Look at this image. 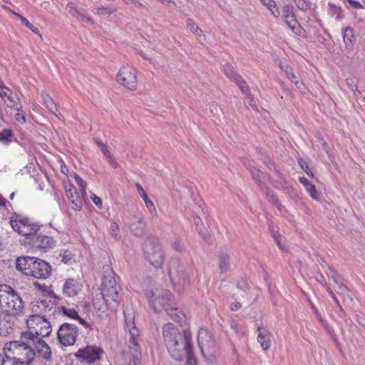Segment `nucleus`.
<instances>
[{"instance_id":"nucleus-4","label":"nucleus","mask_w":365,"mask_h":365,"mask_svg":"<svg viewBox=\"0 0 365 365\" xmlns=\"http://www.w3.org/2000/svg\"><path fill=\"white\" fill-rule=\"evenodd\" d=\"M10 223L15 232L26 237V243L31 241L40 228L38 225L33 222L29 218L18 215L11 217Z\"/></svg>"},{"instance_id":"nucleus-32","label":"nucleus","mask_w":365,"mask_h":365,"mask_svg":"<svg viewBox=\"0 0 365 365\" xmlns=\"http://www.w3.org/2000/svg\"><path fill=\"white\" fill-rule=\"evenodd\" d=\"M187 28L190 32L197 36H201L202 35V29L191 19H188L187 20Z\"/></svg>"},{"instance_id":"nucleus-34","label":"nucleus","mask_w":365,"mask_h":365,"mask_svg":"<svg viewBox=\"0 0 365 365\" xmlns=\"http://www.w3.org/2000/svg\"><path fill=\"white\" fill-rule=\"evenodd\" d=\"M345 81L349 89L353 92L354 96L357 97L361 94V92L358 90L355 78H347Z\"/></svg>"},{"instance_id":"nucleus-48","label":"nucleus","mask_w":365,"mask_h":365,"mask_svg":"<svg viewBox=\"0 0 365 365\" xmlns=\"http://www.w3.org/2000/svg\"><path fill=\"white\" fill-rule=\"evenodd\" d=\"M230 326H231V328L235 331V332L236 334H242V335L245 334V329L243 327H240L237 323L232 322L231 323Z\"/></svg>"},{"instance_id":"nucleus-52","label":"nucleus","mask_w":365,"mask_h":365,"mask_svg":"<svg viewBox=\"0 0 365 365\" xmlns=\"http://www.w3.org/2000/svg\"><path fill=\"white\" fill-rule=\"evenodd\" d=\"M135 187L138 194L143 199L146 198V197H148L146 192L144 190L141 185L137 183Z\"/></svg>"},{"instance_id":"nucleus-24","label":"nucleus","mask_w":365,"mask_h":365,"mask_svg":"<svg viewBox=\"0 0 365 365\" xmlns=\"http://www.w3.org/2000/svg\"><path fill=\"white\" fill-rule=\"evenodd\" d=\"M197 343L203 353L205 347H209L213 344L212 336L205 329H200L198 331Z\"/></svg>"},{"instance_id":"nucleus-55","label":"nucleus","mask_w":365,"mask_h":365,"mask_svg":"<svg viewBox=\"0 0 365 365\" xmlns=\"http://www.w3.org/2000/svg\"><path fill=\"white\" fill-rule=\"evenodd\" d=\"M127 4H133L137 8H140L143 4L138 0H123Z\"/></svg>"},{"instance_id":"nucleus-38","label":"nucleus","mask_w":365,"mask_h":365,"mask_svg":"<svg viewBox=\"0 0 365 365\" xmlns=\"http://www.w3.org/2000/svg\"><path fill=\"white\" fill-rule=\"evenodd\" d=\"M110 235L115 240L120 238V228L116 222H113L109 229Z\"/></svg>"},{"instance_id":"nucleus-22","label":"nucleus","mask_w":365,"mask_h":365,"mask_svg":"<svg viewBox=\"0 0 365 365\" xmlns=\"http://www.w3.org/2000/svg\"><path fill=\"white\" fill-rule=\"evenodd\" d=\"M144 253L146 258L151 264L158 267V258L160 257L159 252L154 248L150 240L145 242L144 248Z\"/></svg>"},{"instance_id":"nucleus-1","label":"nucleus","mask_w":365,"mask_h":365,"mask_svg":"<svg viewBox=\"0 0 365 365\" xmlns=\"http://www.w3.org/2000/svg\"><path fill=\"white\" fill-rule=\"evenodd\" d=\"M164 343L170 355L175 360L180 361L185 354L187 361L192 359L191 333L185 330L182 336L178 329L172 324L163 327Z\"/></svg>"},{"instance_id":"nucleus-23","label":"nucleus","mask_w":365,"mask_h":365,"mask_svg":"<svg viewBox=\"0 0 365 365\" xmlns=\"http://www.w3.org/2000/svg\"><path fill=\"white\" fill-rule=\"evenodd\" d=\"M224 71L227 76L234 81L239 86L243 93H246L247 91V87L245 81L237 73H236L232 66L229 65L226 66Z\"/></svg>"},{"instance_id":"nucleus-63","label":"nucleus","mask_w":365,"mask_h":365,"mask_svg":"<svg viewBox=\"0 0 365 365\" xmlns=\"http://www.w3.org/2000/svg\"><path fill=\"white\" fill-rule=\"evenodd\" d=\"M140 55L144 59L148 60L151 63H153V58L150 55L144 53L143 52H141Z\"/></svg>"},{"instance_id":"nucleus-25","label":"nucleus","mask_w":365,"mask_h":365,"mask_svg":"<svg viewBox=\"0 0 365 365\" xmlns=\"http://www.w3.org/2000/svg\"><path fill=\"white\" fill-rule=\"evenodd\" d=\"M257 331V341L260 344L262 349L264 351L269 349L271 346L269 333L262 331L260 327H258Z\"/></svg>"},{"instance_id":"nucleus-20","label":"nucleus","mask_w":365,"mask_h":365,"mask_svg":"<svg viewBox=\"0 0 365 365\" xmlns=\"http://www.w3.org/2000/svg\"><path fill=\"white\" fill-rule=\"evenodd\" d=\"M81 290V285L76 279H67L63 286V293L68 297H74Z\"/></svg>"},{"instance_id":"nucleus-27","label":"nucleus","mask_w":365,"mask_h":365,"mask_svg":"<svg viewBox=\"0 0 365 365\" xmlns=\"http://www.w3.org/2000/svg\"><path fill=\"white\" fill-rule=\"evenodd\" d=\"M299 180V182L304 186L312 198L314 200H319V193L316 190L315 186L304 177H300Z\"/></svg>"},{"instance_id":"nucleus-28","label":"nucleus","mask_w":365,"mask_h":365,"mask_svg":"<svg viewBox=\"0 0 365 365\" xmlns=\"http://www.w3.org/2000/svg\"><path fill=\"white\" fill-rule=\"evenodd\" d=\"M42 98L44 106L48 109V110L55 115H57L58 109L55 102L51 98V96L48 94H43Z\"/></svg>"},{"instance_id":"nucleus-57","label":"nucleus","mask_w":365,"mask_h":365,"mask_svg":"<svg viewBox=\"0 0 365 365\" xmlns=\"http://www.w3.org/2000/svg\"><path fill=\"white\" fill-rule=\"evenodd\" d=\"M20 20L21 21L22 24H24V26L28 29H33V25L28 21L27 19L22 16H20Z\"/></svg>"},{"instance_id":"nucleus-16","label":"nucleus","mask_w":365,"mask_h":365,"mask_svg":"<svg viewBox=\"0 0 365 365\" xmlns=\"http://www.w3.org/2000/svg\"><path fill=\"white\" fill-rule=\"evenodd\" d=\"M29 341L31 342L33 350H34L35 355L38 354L46 360L51 359V348L43 340H29Z\"/></svg>"},{"instance_id":"nucleus-31","label":"nucleus","mask_w":365,"mask_h":365,"mask_svg":"<svg viewBox=\"0 0 365 365\" xmlns=\"http://www.w3.org/2000/svg\"><path fill=\"white\" fill-rule=\"evenodd\" d=\"M59 257H61V262L66 264H72L75 262L74 255L71 251L67 250L62 251Z\"/></svg>"},{"instance_id":"nucleus-37","label":"nucleus","mask_w":365,"mask_h":365,"mask_svg":"<svg viewBox=\"0 0 365 365\" xmlns=\"http://www.w3.org/2000/svg\"><path fill=\"white\" fill-rule=\"evenodd\" d=\"M13 133L11 130L5 129L0 132V141L4 143H9L11 142Z\"/></svg>"},{"instance_id":"nucleus-14","label":"nucleus","mask_w":365,"mask_h":365,"mask_svg":"<svg viewBox=\"0 0 365 365\" xmlns=\"http://www.w3.org/2000/svg\"><path fill=\"white\" fill-rule=\"evenodd\" d=\"M51 326L50 322L45 319L41 326L38 328L34 332H23L21 339L24 340H40L41 337L48 336L51 332Z\"/></svg>"},{"instance_id":"nucleus-49","label":"nucleus","mask_w":365,"mask_h":365,"mask_svg":"<svg viewBox=\"0 0 365 365\" xmlns=\"http://www.w3.org/2000/svg\"><path fill=\"white\" fill-rule=\"evenodd\" d=\"M94 142L96 144V145L101 149L103 153L108 150L106 145L104 144L101 140L96 138L94 139Z\"/></svg>"},{"instance_id":"nucleus-7","label":"nucleus","mask_w":365,"mask_h":365,"mask_svg":"<svg viewBox=\"0 0 365 365\" xmlns=\"http://www.w3.org/2000/svg\"><path fill=\"white\" fill-rule=\"evenodd\" d=\"M168 274L175 288H176L178 284L185 286L190 281L189 273L185 267L176 259H173L169 262Z\"/></svg>"},{"instance_id":"nucleus-36","label":"nucleus","mask_w":365,"mask_h":365,"mask_svg":"<svg viewBox=\"0 0 365 365\" xmlns=\"http://www.w3.org/2000/svg\"><path fill=\"white\" fill-rule=\"evenodd\" d=\"M61 312L68 317L76 319V318H79V315L78 314V312L72 308H68L66 307L62 306L61 307Z\"/></svg>"},{"instance_id":"nucleus-60","label":"nucleus","mask_w":365,"mask_h":365,"mask_svg":"<svg viewBox=\"0 0 365 365\" xmlns=\"http://www.w3.org/2000/svg\"><path fill=\"white\" fill-rule=\"evenodd\" d=\"M173 248L177 251H182V247L181 242L179 240H175L173 245Z\"/></svg>"},{"instance_id":"nucleus-51","label":"nucleus","mask_w":365,"mask_h":365,"mask_svg":"<svg viewBox=\"0 0 365 365\" xmlns=\"http://www.w3.org/2000/svg\"><path fill=\"white\" fill-rule=\"evenodd\" d=\"M327 291L328 292V293L329 294L331 297L333 299V300L335 302V304H336V306L339 307L340 309H341L339 302L338 299L336 298L334 292L329 287H327Z\"/></svg>"},{"instance_id":"nucleus-47","label":"nucleus","mask_w":365,"mask_h":365,"mask_svg":"<svg viewBox=\"0 0 365 365\" xmlns=\"http://www.w3.org/2000/svg\"><path fill=\"white\" fill-rule=\"evenodd\" d=\"M143 200L145 202V204L147 208L148 209V210L150 211V212L152 215L157 216V210L155 207V205H154L153 201L149 199L148 196L146 197V198H144Z\"/></svg>"},{"instance_id":"nucleus-13","label":"nucleus","mask_w":365,"mask_h":365,"mask_svg":"<svg viewBox=\"0 0 365 365\" xmlns=\"http://www.w3.org/2000/svg\"><path fill=\"white\" fill-rule=\"evenodd\" d=\"M28 244L34 247L47 251L55 246L56 241L52 237L40 235L37 232Z\"/></svg>"},{"instance_id":"nucleus-8","label":"nucleus","mask_w":365,"mask_h":365,"mask_svg":"<svg viewBox=\"0 0 365 365\" xmlns=\"http://www.w3.org/2000/svg\"><path fill=\"white\" fill-rule=\"evenodd\" d=\"M46 306L43 301H36L31 304V310L36 314L31 315L26 320L28 331L26 332H34L41 326L46 318L42 315L46 310Z\"/></svg>"},{"instance_id":"nucleus-40","label":"nucleus","mask_w":365,"mask_h":365,"mask_svg":"<svg viewBox=\"0 0 365 365\" xmlns=\"http://www.w3.org/2000/svg\"><path fill=\"white\" fill-rule=\"evenodd\" d=\"M220 269L221 272H225L229 267V256L227 255H222L220 257Z\"/></svg>"},{"instance_id":"nucleus-21","label":"nucleus","mask_w":365,"mask_h":365,"mask_svg":"<svg viewBox=\"0 0 365 365\" xmlns=\"http://www.w3.org/2000/svg\"><path fill=\"white\" fill-rule=\"evenodd\" d=\"M284 17L285 19V23L290 28V29L296 34L301 36L302 29L297 22L295 16L289 13V9L288 6L284 8Z\"/></svg>"},{"instance_id":"nucleus-11","label":"nucleus","mask_w":365,"mask_h":365,"mask_svg":"<svg viewBox=\"0 0 365 365\" xmlns=\"http://www.w3.org/2000/svg\"><path fill=\"white\" fill-rule=\"evenodd\" d=\"M103 354V350L100 346H87L84 349H79L76 356L81 358L87 363H94L99 360Z\"/></svg>"},{"instance_id":"nucleus-2","label":"nucleus","mask_w":365,"mask_h":365,"mask_svg":"<svg viewBox=\"0 0 365 365\" xmlns=\"http://www.w3.org/2000/svg\"><path fill=\"white\" fill-rule=\"evenodd\" d=\"M4 353L6 361L33 360L35 352L29 339L21 341H11L4 346Z\"/></svg>"},{"instance_id":"nucleus-44","label":"nucleus","mask_w":365,"mask_h":365,"mask_svg":"<svg viewBox=\"0 0 365 365\" xmlns=\"http://www.w3.org/2000/svg\"><path fill=\"white\" fill-rule=\"evenodd\" d=\"M296 6L302 11L307 10L310 6L311 3L309 0H294Z\"/></svg>"},{"instance_id":"nucleus-39","label":"nucleus","mask_w":365,"mask_h":365,"mask_svg":"<svg viewBox=\"0 0 365 365\" xmlns=\"http://www.w3.org/2000/svg\"><path fill=\"white\" fill-rule=\"evenodd\" d=\"M15 108L17 110V113L15 115V119L20 123H25L26 119L20 103Z\"/></svg>"},{"instance_id":"nucleus-54","label":"nucleus","mask_w":365,"mask_h":365,"mask_svg":"<svg viewBox=\"0 0 365 365\" xmlns=\"http://www.w3.org/2000/svg\"><path fill=\"white\" fill-rule=\"evenodd\" d=\"M345 1L355 9H361L363 7L361 3L355 0H345Z\"/></svg>"},{"instance_id":"nucleus-30","label":"nucleus","mask_w":365,"mask_h":365,"mask_svg":"<svg viewBox=\"0 0 365 365\" xmlns=\"http://www.w3.org/2000/svg\"><path fill=\"white\" fill-rule=\"evenodd\" d=\"M115 9L110 6H101L96 9H93L92 11L100 16H109L113 12H115Z\"/></svg>"},{"instance_id":"nucleus-35","label":"nucleus","mask_w":365,"mask_h":365,"mask_svg":"<svg viewBox=\"0 0 365 365\" xmlns=\"http://www.w3.org/2000/svg\"><path fill=\"white\" fill-rule=\"evenodd\" d=\"M66 11L72 16L80 18V16H81V11L76 7V4L73 2H70L67 4Z\"/></svg>"},{"instance_id":"nucleus-61","label":"nucleus","mask_w":365,"mask_h":365,"mask_svg":"<svg viewBox=\"0 0 365 365\" xmlns=\"http://www.w3.org/2000/svg\"><path fill=\"white\" fill-rule=\"evenodd\" d=\"M76 319L78 320L79 322V323L81 324H82L85 328L91 329L90 324L88 323H87L85 319H83V318H81L80 317H79V318H76Z\"/></svg>"},{"instance_id":"nucleus-12","label":"nucleus","mask_w":365,"mask_h":365,"mask_svg":"<svg viewBox=\"0 0 365 365\" xmlns=\"http://www.w3.org/2000/svg\"><path fill=\"white\" fill-rule=\"evenodd\" d=\"M51 266L48 262L36 257L34 264L33 265L31 277L36 279H46L51 276Z\"/></svg>"},{"instance_id":"nucleus-58","label":"nucleus","mask_w":365,"mask_h":365,"mask_svg":"<svg viewBox=\"0 0 365 365\" xmlns=\"http://www.w3.org/2000/svg\"><path fill=\"white\" fill-rule=\"evenodd\" d=\"M331 279L333 282L335 283L336 286H338L339 283L343 282V279L341 278V277L336 274H334L333 276H331Z\"/></svg>"},{"instance_id":"nucleus-43","label":"nucleus","mask_w":365,"mask_h":365,"mask_svg":"<svg viewBox=\"0 0 365 365\" xmlns=\"http://www.w3.org/2000/svg\"><path fill=\"white\" fill-rule=\"evenodd\" d=\"M104 157L106 158L108 163L114 168H117L118 164L114 156L110 153L108 150L105 153H103Z\"/></svg>"},{"instance_id":"nucleus-50","label":"nucleus","mask_w":365,"mask_h":365,"mask_svg":"<svg viewBox=\"0 0 365 365\" xmlns=\"http://www.w3.org/2000/svg\"><path fill=\"white\" fill-rule=\"evenodd\" d=\"M298 163L301 168L305 171L308 175L312 174V173L309 172V166L308 164L304 161L302 158H299L298 160Z\"/></svg>"},{"instance_id":"nucleus-10","label":"nucleus","mask_w":365,"mask_h":365,"mask_svg":"<svg viewBox=\"0 0 365 365\" xmlns=\"http://www.w3.org/2000/svg\"><path fill=\"white\" fill-rule=\"evenodd\" d=\"M117 81L130 90L137 87L136 72L134 68L123 66L120 68L116 76Z\"/></svg>"},{"instance_id":"nucleus-64","label":"nucleus","mask_w":365,"mask_h":365,"mask_svg":"<svg viewBox=\"0 0 365 365\" xmlns=\"http://www.w3.org/2000/svg\"><path fill=\"white\" fill-rule=\"evenodd\" d=\"M5 365H22V361H5Z\"/></svg>"},{"instance_id":"nucleus-6","label":"nucleus","mask_w":365,"mask_h":365,"mask_svg":"<svg viewBox=\"0 0 365 365\" xmlns=\"http://www.w3.org/2000/svg\"><path fill=\"white\" fill-rule=\"evenodd\" d=\"M101 293L108 309L115 310L119 305L118 290L115 278L112 275L103 277Z\"/></svg>"},{"instance_id":"nucleus-5","label":"nucleus","mask_w":365,"mask_h":365,"mask_svg":"<svg viewBox=\"0 0 365 365\" xmlns=\"http://www.w3.org/2000/svg\"><path fill=\"white\" fill-rule=\"evenodd\" d=\"M125 327L130 334V346L129 349L133 355L134 363L138 359L140 355V332L135 325L133 312L131 309L124 311Z\"/></svg>"},{"instance_id":"nucleus-33","label":"nucleus","mask_w":365,"mask_h":365,"mask_svg":"<svg viewBox=\"0 0 365 365\" xmlns=\"http://www.w3.org/2000/svg\"><path fill=\"white\" fill-rule=\"evenodd\" d=\"M336 289L337 293L342 296L344 298V299L352 300L351 296L350 294V291L348 289V287L344 284V282L339 283V284L336 286Z\"/></svg>"},{"instance_id":"nucleus-18","label":"nucleus","mask_w":365,"mask_h":365,"mask_svg":"<svg viewBox=\"0 0 365 365\" xmlns=\"http://www.w3.org/2000/svg\"><path fill=\"white\" fill-rule=\"evenodd\" d=\"M35 259L34 257H19L16 260V267L24 274L31 276Z\"/></svg>"},{"instance_id":"nucleus-15","label":"nucleus","mask_w":365,"mask_h":365,"mask_svg":"<svg viewBox=\"0 0 365 365\" xmlns=\"http://www.w3.org/2000/svg\"><path fill=\"white\" fill-rule=\"evenodd\" d=\"M145 294L148 299L150 307L155 312H158L160 294L157 283H149L145 289Z\"/></svg>"},{"instance_id":"nucleus-9","label":"nucleus","mask_w":365,"mask_h":365,"mask_svg":"<svg viewBox=\"0 0 365 365\" xmlns=\"http://www.w3.org/2000/svg\"><path fill=\"white\" fill-rule=\"evenodd\" d=\"M78 335L77 327L70 323H63L57 331L59 343L64 346H72L75 344Z\"/></svg>"},{"instance_id":"nucleus-45","label":"nucleus","mask_w":365,"mask_h":365,"mask_svg":"<svg viewBox=\"0 0 365 365\" xmlns=\"http://www.w3.org/2000/svg\"><path fill=\"white\" fill-rule=\"evenodd\" d=\"M165 309L166 312L176 320L181 321V319H182V318L184 317L180 311H178L176 308L172 307L170 311H169L168 308Z\"/></svg>"},{"instance_id":"nucleus-46","label":"nucleus","mask_w":365,"mask_h":365,"mask_svg":"<svg viewBox=\"0 0 365 365\" xmlns=\"http://www.w3.org/2000/svg\"><path fill=\"white\" fill-rule=\"evenodd\" d=\"M144 223L139 221L138 225L133 224L131 226V230L135 235H141L143 232Z\"/></svg>"},{"instance_id":"nucleus-17","label":"nucleus","mask_w":365,"mask_h":365,"mask_svg":"<svg viewBox=\"0 0 365 365\" xmlns=\"http://www.w3.org/2000/svg\"><path fill=\"white\" fill-rule=\"evenodd\" d=\"M0 97L9 108H16L20 103L19 98L14 95L12 91L4 82L3 86H0Z\"/></svg>"},{"instance_id":"nucleus-62","label":"nucleus","mask_w":365,"mask_h":365,"mask_svg":"<svg viewBox=\"0 0 365 365\" xmlns=\"http://www.w3.org/2000/svg\"><path fill=\"white\" fill-rule=\"evenodd\" d=\"M261 1L268 8H272L275 5L274 1L272 0H261Z\"/></svg>"},{"instance_id":"nucleus-29","label":"nucleus","mask_w":365,"mask_h":365,"mask_svg":"<svg viewBox=\"0 0 365 365\" xmlns=\"http://www.w3.org/2000/svg\"><path fill=\"white\" fill-rule=\"evenodd\" d=\"M343 38L346 48L351 49L353 46L354 33L350 27H346L343 31Z\"/></svg>"},{"instance_id":"nucleus-53","label":"nucleus","mask_w":365,"mask_h":365,"mask_svg":"<svg viewBox=\"0 0 365 365\" xmlns=\"http://www.w3.org/2000/svg\"><path fill=\"white\" fill-rule=\"evenodd\" d=\"M91 197V200H92L93 202L96 206H98L100 208L102 207V200H101V199L99 197H98L95 194H92Z\"/></svg>"},{"instance_id":"nucleus-19","label":"nucleus","mask_w":365,"mask_h":365,"mask_svg":"<svg viewBox=\"0 0 365 365\" xmlns=\"http://www.w3.org/2000/svg\"><path fill=\"white\" fill-rule=\"evenodd\" d=\"M65 192L67 198L72 203V209L80 210L81 209L82 200L78 197L76 189L71 185H66Z\"/></svg>"},{"instance_id":"nucleus-56","label":"nucleus","mask_w":365,"mask_h":365,"mask_svg":"<svg viewBox=\"0 0 365 365\" xmlns=\"http://www.w3.org/2000/svg\"><path fill=\"white\" fill-rule=\"evenodd\" d=\"M274 240L282 250H286L284 247L282 245V237L280 235H274Z\"/></svg>"},{"instance_id":"nucleus-26","label":"nucleus","mask_w":365,"mask_h":365,"mask_svg":"<svg viewBox=\"0 0 365 365\" xmlns=\"http://www.w3.org/2000/svg\"><path fill=\"white\" fill-rule=\"evenodd\" d=\"M10 318L9 315H0V335H6L11 331L13 323L10 322Z\"/></svg>"},{"instance_id":"nucleus-42","label":"nucleus","mask_w":365,"mask_h":365,"mask_svg":"<svg viewBox=\"0 0 365 365\" xmlns=\"http://www.w3.org/2000/svg\"><path fill=\"white\" fill-rule=\"evenodd\" d=\"M251 173L253 178L259 183L261 182L262 180L266 179L265 175L257 168L251 170Z\"/></svg>"},{"instance_id":"nucleus-59","label":"nucleus","mask_w":365,"mask_h":365,"mask_svg":"<svg viewBox=\"0 0 365 365\" xmlns=\"http://www.w3.org/2000/svg\"><path fill=\"white\" fill-rule=\"evenodd\" d=\"M285 73H286L287 76L288 77V78L290 79L291 81H293V79L296 78V76L292 72V69H289V68H287V70H285Z\"/></svg>"},{"instance_id":"nucleus-41","label":"nucleus","mask_w":365,"mask_h":365,"mask_svg":"<svg viewBox=\"0 0 365 365\" xmlns=\"http://www.w3.org/2000/svg\"><path fill=\"white\" fill-rule=\"evenodd\" d=\"M74 179H75L76 183L78 184V185L80 187L83 198H85L86 197V182L83 180H82L78 175H76Z\"/></svg>"},{"instance_id":"nucleus-3","label":"nucleus","mask_w":365,"mask_h":365,"mask_svg":"<svg viewBox=\"0 0 365 365\" xmlns=\"http://www.w3.org/2000/svg\"><path fill=\"white\" fill-rule=\"evenodd\" d=\"M23 309V302L9 286L0 285V309L9 316L19 314Z\"/></svg>"}]
</instances>
